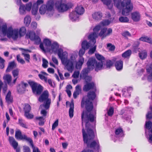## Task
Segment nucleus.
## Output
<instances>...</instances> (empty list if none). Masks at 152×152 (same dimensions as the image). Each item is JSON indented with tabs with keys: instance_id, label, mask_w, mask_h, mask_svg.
I'll return each instance as SVG.
<instances>
[{
	"instance_id": "nucleus-40",
	"label": "nucleus",
	"mask_w": 152,
	"mask_h": 152,
	"mask_svg": "<svg viewBox=\"0 0 152 152\" xmlns=\"http://www.w3.org/2000/svg\"><path fill=\"white\" fill-rule=\"evenodd\" d=\"M35 4L33 5L32 6L31 13L33 15H35L36 14L38 9V7H36L35 6Z\"/></svg>"
},
{
	"instance_id": "nucleus-21",
	"label": "nucleus",
	"mask_w": 152,
	"mask_h": 152,
	"mask_svg": "<svg viewBox=\"0 0 152 152\" xmlns=\"http://www.w3.org/2000/svg\"><path fill=\"white\" fill-rule=\"evenodd\" d=\"M92 17L94 19L96 20L101 19L102 17V13L100 12H96L92 15Z\"/></svg>"
},
{
	"instance_id": "nucleus-46",
	"label": "nucleus",
	"mask_w": 152,
	"mask_h": 152,
	"mask_svg": "<svg viewBox=\"0 0 152 152\" xmlns=\"http://www.w3.org/2000/svg\"><path fill=\"white\" fill-rule=\"evenodd\" d=\"M80 58L79 60L78 61L76 64V65L78 66H81L83 64L84 62V58L83 57H80Z\"/></svg>"
},
{
	"instance_id": "nucleus-59",
	"label": "nucleus",
	"mask_w": 152,
	"mask_h": 152,
	"mask_svg": "<svg viewBox=\"0 0 152 152\" xmlns=\"http://www.w3.org/2000/svg\"><path fill=\"white\" fill-rule=\"evenodd\" d=\"M93 90L90 91L88 94L87 95H96V87H95L92 89Z\"/></svg>"
},
{
	"instance_id": "nucleus-25",
	"label": "nucleus",
	"mask_w": 152,
	"mask_h": 152,
	"mask_svg": "<svg viewBox=\"0 0 152 152\" xmlns=\"http://www.w3.org/2000/svg\"><path fill=\"white\" fill-rule=\"evenodd\" d=\"M139 40L140 41L148 42L152 44V39L147 36L141 37L139 39Z\"/></svg>"
},
{
	"instance_id": "nucleus-31",
	"label": "nucleus",
	"mask_w": 152,
	"mask_h": 152,
	"mask_svg": "<svg viewBox=\"0 0 152 152\" xmlns=\"http://www.w3.org/2000/svg\"><path fill=\"white\" fill-rule=\"evenodd\" d=\"M30 144V145L31 146L33 149V152H38L39 151V150L37 147H35L33 144V140L31 139L28 142Z\"/></svg>"
},
{
	"instance_id": "nucleus-6",
	"label": "nucleus",
	"mask_w": 152,
	"mask_h": 152,
	"mask_svg": "<svg viewBox=\"0 0 152 152\" xmlns=\"http://www.w3.org/2000/svg\"><path fill=\"white\" fill-rule=\"evenodd\" d=\"M113 1L114 5L117 8H122L121 14L125 16L129 15V13L133 10L131 8L126 10L125 3L122 4L123 1H122L121 0H113Z\"/></svg>"
},
{
	"instance_id": "nucleus-1",
	"label": "nucleus",
	"mask_w": 152,
	"mask_h": 152,
	"mask_svg": "<svg viewBox=\"0 0 152 152\" xmlns=\"http://www.w3.org/2000/svg\"><path fill=\"white\" fill-rule=\"evenodd\" d=\"M96 96H84L81 100V107H85L86 111H83L81 114L82 126L83 127L82 132L83 140L85 144L88 148H93L98 152L99 151L100 145L98 141L96 142L94 139L95 134L93 128L90 122H93L96 118L94 115L91 112L92 111L94 105L93 102Z\"/></svg>"
},
{
	"instance_id": "nucleus-53",
	"label": "nucleus",
	"mask_w": 152,
	"mask_h": 152,
	"mask_svg": "<svg viewBox=\"0 0 152 152\" xmlns=\"http://www.w3.org/2000/svg\"><path fill=\"white\" fill-rule=\"evenodd\" d=\"M42 62L43 63L42 64V67L45 68H47L48 66V61L46 59L43 58H42Z\"/></svg>"
},
{
	"instance_id": "nucleus-56",
	"label": "nucleus",
	"mask_w": 152,
	"mask_h": 152,
	"mask_svg": "<svg viewBox=\"0 0 152 152\" xmlns=\"http://www.w3.org/2000/svg\"><path fill=\"white\" fill-rule=\"evenodd\" d=\"M58 125V119H57L53 123L52 126V130H54Z\"/></svg>"
},
{
	"instance_id": "nucleus-10",
	"label": "nucleus",
	"mask_w": 152,
	"mask_h": 152,
	"mask_svg": "<svg viewBox=\"0 0 152 152\" xmlns=\"http://www.w3.org/2000/svg\"><path fill=\"white\" fill-rule=\"evenodd\" d=\"M49 96H40L38 101L40 102L45 101V104H43V106L46 109H48L50 107L51 103V99L48 98Z\"/></svg>"
},
{
	"instance_id": "nucleus-47",
	"label": "nucleus",
	"mask_w": 152,
	"mask_h": 152,
	"mask_svg": "<svg viewBox=\"0 0 152 152\" xmlns=\"http://www.w3.org/2000/svg\"><path fill=\"white\" fill-rule=\"evenodd\" d=\"M139 57L142 59L145 58L147 56V53L146 52H141L139 53Z\"/></svg>"
},
{
	"instance_id": "nucleus-63",
	"label": "nucleus",
	"mask_w": 152,
	"mask_h": 152,
	"mask_svg": "<svg viewBox=\"0 0 152 152\" xmlns=\"http://www.w3.org/2000/svg\"><path fill=\"white\" fill-rule=\"evenodd\" d=\"M80 72L79 71H75L72 75V77L74 78H77L79 76Z\"/></svg>"
},
{
	"instance_id": "nucleus-17",
	"label": "nucleus",
	"mask_w": 152,
	"mask_h": 152,
	"mask_svg": "<svg viewBox=\"0 0 152 152\" xmlns=\"http://www.w3.org/2000/svg\"><path fill=\"white\" fill-rule=\"evenodd\" d=\"M3 79L4 80V82L5 84H8L10 86L11 85V82L12 80V76L9 74H6L3 77Z\"/></svg>"
},
{
	"instance_id": "nucleus-27",
	"label": "nucleus",
	"mask_w": 152,
	"mask_h": 152,
	"mask_svg": "<svg viewBox=\"0 0 152 152\" xmlns=\"http://www.w3.org/2000/svg\"><path fill=\"white\" fill-rule=\"evenodd\" d=\"M132 54V51L130 50H128L122 54V56L124 58L129 57Z\"/></svg>"
},
{
	"instance_id": "nucleus-29",
	"label": "nucleus",
	"mask_w": 152,
	"mask_h": 152,
	"mask_svg": "<svg viewBox=\"0 0 152 152\" xmlns=\"http://www.w3.org/2000/svg\"><path fill=\"white\" fill-rule=\"evenodd\" d=\"M47 10L45 5H42L39 9V12L41 14H44Z\"/></svg>"
},
{
	"instance_id": "nucleus-9",
	"label": "nucleus",
	"mask_w": 152,
	"mask_h": 152,
	"mask_svg": "<svg viewBox=\"0 0 152 152\" xmlns=\"http://www.w3.org/2000/svg\"><path fill=\"white\" fill-rule=\"evenodd\" d=\"M61 62L68 71L71 72H72L74 69V62L68 59L67 56L62 59Z\"/></svg>"
},
{
	"instance_id": "nucleus-43",
	"label": "nucleus",
	"mask_w": 152,
	"mask_h": 152,
	"mask_svg": "<svg viewBox=\"0 0 152 152\" xmlns=\"http://www.w3.org/2000/svg\"><path fill=\"white\" fill-rule=\"evenodd\" d=\"M150 109L151 111H148L146 115V119L149 120L152 118V108L150 107Z\"/></svg>"
},
{
	"instance_id": "nucleus-12",
	"label": "nucleus",
	"mask_w": 152,
	"mask_h": 152,
	"mask_svg": "<svg viewBox=\"0 0 152 152\" xmlns=\"http://www.w3.org/2000/svg\"><path fill=\"white\" fill-rule=\"evenodd\" d=\"M9 141L11 145L13 147L14 149L16 150V152H20V147H18V143L14 138L12 137H9Z\"/></svg>"
},
{
	"instance_id": "nucleus-23",
	"label": "nucleus",
	"mask_w": 152,
	"mask_h": 152,
	"mask_svg": "<svg viewBox=\"0 0 152 152\" xmlns=\"http://www.w3.org/2000/svg\"><path fill=\"white\" fill-rule=\"evenodd\" d=\"M54 3L53 1L50 0L47 3L46 8L48 11L52 10L53 8Z\"/></svg>"
},
{
	"instance_id": "nucleus-26",
	"label": "nucleus",
	"mask_w": 152,
	"mask_h": 152,
	"mask_svg": "<svg viewBox=\"0 0 152 152\" xmlns=\"http://www.w3.org/2000/svg\"><path fill=\"white\" fill-rule=\"evenodd\" d=\"M35 33L34 31H30L28 34H26V37L28 36V38L32 40L34 39V38L36 36Z\"/></svg>"
},
{
	"instance_id": "nucleus-7",
	"label": "nucleus",
	"mask_w": 152,
	"mask_h": 152,
	"mask_svg": "<svg viewBox=\"0 0 152 152\" xmlns=\"http://www.w3.org/2000/svg\"><path fill=\"white\" fill-rule=\"evenodd\" d=\"M73 6L71 3L67 4L63 3L62 0H57L55 4V6L59 12H63L72 8Z\"/></svg>"
},
{
	"instance_id": "nucleus-11",
	"label": "nucleus",
	"mask_w": 152,
	"mask_h": 152,
	"mask_svg": "<svg viewBox=\"0 0 152 152\" xmlns=\"http://www.w3.org/2000/svg\"><path fill=\"white\" fill-rule=\"evenodd\" d=\"M15 137L17 140H24L28 142L31 139L26 135H22L21 132L19 130L15 132Z\"/></svg>"
},
{
	"instance_id": "nucleus-30",
	"label": "nucleus",
	"mask_w": 152,
	"mask_h": 152,
	"mask_svg": "<svg viewBox=\"0 0 152 152\" xmlns=\"http://www.w3.org/2000/svg\"><path fill=\"white\" fill-rule=\"evenodd\" d=\"M107 30V28H104L101 29L100 32L99 33V36L102 37L101 39H103L106 37L104 36L106 35V34H105V33L106 32Z\"/></svg>"
},
{
	"instance_id": "nucleus-28",
	"label": "nucleus",
	"mask_w": 152,
	"mask_h": 152,
	"mask_svg": "<svg viewBox=\"0 0 152 152\" xmlns=\"http://www.w3.org/2000/svg\"><path fill=\"white\" fill-rule=\"evenodd\" d=\"M31 18L29 16H26L24 18V22L26 26H28L31 21Z\"/></svg>"
},
{
	"instance_id": "nucleus-20",
	"label": "nucleus",
	"mask_w": 152,
	"mask_h": 152,
	"mask_svg": "<svg viewBox=\"0 0 152 152\" xmlns=\"http://www.w3.org/2000/svg\"><path fill=\"white\" fill-rule=\"evenodd\" d=\"M115 134L118 137H123L124 134L123 129L121 128L117 129L115 132Z\"/></svg>"
},
{
	"instance_id": "nucleus-52",
	"label": "nucleus",
	"mask_w": 152,
	"mask_h": 152,
	"mask_svg": "<svg viewBox=\"0 0 152 152\" xmlns=\"http://www.w3.org/2000/svg\"><path fill=\"white\" fill-rule=\"evenodd\" d=\"M19 70L18 69L13 70L12 72V75L14 77H17L19 75Z\"/></svg>"
},
{
	"instance_id": "nucleus-57",
	"label": "nucleus",
	"mask_w": 152,
	"mask_h": 152,
	"mask_svg": "<svg viewBox=\"0 0 152 152\" xmlns=\"http://www.w3.org/2000/svg\"><path fill=\"white\" fill-rule=\"evenodd\" d=\"M11 96H6V100L8 103H12L13 102V98L11 97Z\"/></svg>"
},
{
	"instance_id": "nucleus-55",
	"label": "nucleus",
	"mask_w": 152,
	"mask_h": 152,
	"mask_svg": "<svg viewBox=\"0 0 152 152\" xmlns=\"http://www.w3.org/2000/svg\"><path fill=\"white\" fill-rule=\"evenodd\" d=\"M114 113V108L112 107H110L109 110L108 111V115L109 116H111Z\"/></svg>"
},
{
	"instance_id": "nucleus-15",
	"label": "nucleus",
	"mask_w": 152,
	"mask_h": 152,
	"mask_svg": "<svg viewBox=\"0 0 152 152\" xmlns=\"http://www.w3.org/2000/svg\"><path fill=\"white\" fill-rule=\"evenodd\" d=\"M58 55L59 57L61 59V61L64 58H66L67 56V53L66 52H63V50L61 48L58 49Z\"/></svg>"
},
{
	"instance_id": "nucleus-45",
	"label": "nucleus",
	"mask_w": 152,
	"mask_h": 152,
	"mask_svg": "<svg viewBox=\"0 0 152 152\" xmlns=\"http://www.w3.org/2000/svg\"><path fill=\"white\" fill-rule=\"evenodd\" d=\"M113 63L110 60H107L106 61L105 65L106 68H110L113 65Z\"/></svg>"
},
{
	"instance_id": "nucleus-51",
	"label": "nucleus",
	"mask_w": 152,
	"mask_h": 152,
	"mask_svg": "<svg viewBox=\"0 0 152 152\" xmlns=\"http://www.w3.org/2000/svg\"><path fill=\"white\" fill-rule=\"evenodd\" d=\"M148 135L149 137L148 141L149 142L151 143L152 142V128L149 131H148Z\"/></svg>"
},
{
	"instance_id": "nucleus-18",
	"label": "nucleus",
	"mask_w": 152,
	"mask_h": 152,
	"mask_svg": "<svg viewBox=\"0 0 152 152\" xmlns=\"http://www.w3.org/2000/svg\"><path fill=\"white\" fill-rule=\"evenodd\" d=\"M123 61L120 60L116 61L115 64V66L116 70L118 71L121 70L123 68Z\"/></svg>"
},
{
	"instance_id": "nucleus-36",
	"label": "nucleus",
	"mask_w": 152,
	"mask_h": 152,
	"mask_svg": "<svg viewBox=\"0 0 152 152\" xmlns=\"http://www.w3.org/2000/svg\"><path fill=\"white\" fill-rule=\"evenodd\" d=\"M36 119L37 120H39V125L40 126H42L44 125L45 122L44 120L45 118L42 116H40L39 117H37Z\"/></svg>"
},
{
	"instance_id": "nucleus-41",
	"label": "nucleus",
	"mask_w": 152,
	"mask_h": 152,
	"mask_svg": "<svg viewBox=\"0 0 152 152\" xmlns=\"http://www.w3.org/2000/svg\"><path fill=\"white\" fill-rule=\"evenodd\" d=\"M145 126L146 129L149 131L152 128V123L151 121H146L145 124Z\"/></svg>"
},
{
	"instance_id": "nucleus-5",
	"label": "nucleus",
	"mask_w": 152,
	"mask_h": 152,
	"mask_svg": "<svg viewBox=\"0 0 152 152\" xmlns=\"http://www.w3.org/2000/svg\"><path fill=\"white\" fill-rule=\"evenodd\" d=\"M88 66H91V69H94L95 71L96 72L103 69V62L102 61H97L95 58H91L88 60Z\"/></svg>"
},
{
	"instance_id": "nucleus-37",
	"label": "nucleus",
	"mask_w": 152,
	"mask_h": 152,
	"mask_svg": "<svg viewBox=\"0 0 152 152\" xmlns=\"http://www.w3.org/2000/svg\"><path fill=\"white\" fill-rule=\"evenodd\" d=\"M81 91L80 86L77 85L75 87V91L74 92L73 95H79Z\"/></svg>"
},
{
	"instance_id": "nucleus-39",
	"label": "nucleus",
	"mask_w": 152,
	"mask_h": 152,
	"mask_svg": "<svg viewBox=\"0 0 152 152\" xmlns=\"http://www.w3.org/2000/svg\"><path fill=\"white\" fill-rule=\"evenodd\" d=\"M20 5L19 11L20 14H25V10H26L25 5L22 4Z\"/></svg>"
},
{
	"instance_id": "nucleus-60",
	"label": "nucleus",
	"mask_w": 152,
	"mask_h": 152,
	"mask_svg": "<svg viewBox=\"0 0 152 152\" xmlns=\"http://www.w3.org/2000/svg\"><path fill=\"white\" fill-rule=\"evenodd\" d=\"M86 49L83 48H82L80 50L79 52V55L80 57H82V56L84 55Z\"/></svg>"
},
{
	"instance_id": "nucleus-61",
	"label": "nucleus",
	"mask_w": 152,
	"mask_h": 152,
	"mask_svg": "<svg viewBox=\"0 0 152 152\" xmlns=\"http://www.w3.org/2000/svg\"><path fill=\"white\" fill-rule=\"evenodd\" d=\"M32 6V4L31 2H30L28 4H26V7H25V9L26 10L28 11H30L31 9Z\"/></svg>"
},
{
	"instance_id": "nucleus-22",
	"label": "nucleus",
	"mask_w": 152,
	"mask_h": 152,
	"mask_svg": "<svg viewBox=\"0 0 152 152\" xmlns=\"http://www.w3.org/2000/svg\"><path fill=\"white\" fill-rule=\"evenodd\" d=\"M123 3L122 4L125 3L126 5V10L129 9L130 8H131L133 9V4L131 2V0H123Z\"/></svg>"
},
{
	"instance_id": "nucleus-62",
	"label": "nucleus",
	"mask_w": 152,
	"mask_h": 152,
	"mask_svg": "<svg viewBox=\"0 0 152 152\" xmlns=\"http://www.w3.org/2000/svg\"><path fill=\"white\" fill-rule=\"evenodd\" d=\"M96 48V46H94L93 47L91 48L88 51V53L89 54H92L95 52Z\"/></svg>"
},
{
	"instance_id": "nucleus-54",
	"label": "nucleus",
	"mask_w": 152,
	"mask_h": 152,
	"mask_svg": "<svg viewBox=\"0 0 152 152\" xmlns=\"http://www.w3.org/2000/svg\"><path fill=\"white\" fill-rule=\"evenodd\" d=\"M51 48L53 50L56 48H59V45L56 42H54L51 45Z\"/></svg>"
},
{
	"instance_id": "nucleus-42",
	"label": "nucleus",
	"mask_w": 152,
	"mask_h": 152,
	"mask_svg": "<svg viewBox=\"0 0 152 152\" xmlns=\"http://www.w3.org/2000/svg\"><path fill=\"white\" fill-rule=\"evenodd\" d=\"M43 42L45 46L50 47L51 45V41L48 39H44Z\"/></svg>"
},
{
	"instance_id": "nucleus-35",
	"label": "nucleus",
	"mask_w": 152,
	"mask_h": 152,
	"mask_svg": "<svg viewBox=\"0 0 152 152\" xmlns=\"http://www.w3.org/2000/svg\"><path fill=\"white\" fill-rule=\"evenodd\" d=\"M133 90V88L132 87H129L128 88H127V89H126L125 88L123 89L122 90V92L123 93V95H124V94H125V93L126 92V91H127V93H128V94L129 95H130L131 94V93Z\"/></svg>"
},
{
	"instance_id": "nucleus-50",
	"label": "nucleus",
	"mask_w": 152,
	"mask_h": 152,
	"mask_svg": "<svg viewBox=\"0 0 152 152\" xmlns=\"http://www.w3.org/2000/svg\"><path fill=\"white\" fill-rule=\"evenodd\" d=\"M16 59L17 61L22 64L25 63V61L23 59L20 58V56L19 55H18L17 56Z\"/></svg>"
},
{
	"instance_id": "nucleus-19",
	"label": "nucleus",
	"mask_w": 152,
	"mask_h": 152,
	"mask_svg": "<svg viewBox=\"0 0 152 152\" xmlns=\"http://www.w3.org/2000/svg\"><path fill=\"white\" fill-rule=\"evenodd\" d=\"M140 42L138 41H135L132 45V50L135 53H137L138 51L140 48H139Z\"/></svg>"
},
{
	"instance_id": "nucleus-38",
	"label": "nucleus",
	"mask_w": 152,
	"mask_h": 152,
	"mask_svg": "<svg viewBox=\"0 0 152 152\" xmlns=\"http://www.w3.org/2000/svg\"><path fill=\"white\" fill-rule=\"evenodd\" d=\"M95 56L97 60L99 61H102L104 62L105 60L104 57L101 55L99 54H96Z\"/></svg>"
},
{
	"instance_id": "nucleus-33",
	"label": "nucleus",
	"mask_w": 152,
	"mask_h": 152,
	"mask_svg": "<svg viewBox=\"0 0 152 152\" xmlns=\"http://www.w3.org/2000/svg\"><path fill=\"white\" fill-rule=\"evenodd\" d=\"M31 110V107L30 105L28 104H26L23 107V110L24 111V113L26 112H30Z\"/></svg>"
},
{
	"instance_id": "nucleus-34",
	"label": "nucleus",
	"mask_w": 152,
	"mask_h": 152,
	"mask_svg": "<svg viewBox=\"0 0 152 152\" xmlns=\"http://www.w3.org/2000/svg\"><path fill=\"white\" fill-rule=\"evenodd\" d=\"M26 29L24 27H21L19 30L18 34H19L20 36L22 37L24 36L26 33Z\"/></svg>"
},
{
	"instance_id": "nucleus-2",
	"label": "nucleus",
	"mask_w": 152,
	"mask_h": 152,
	"mask_svg": "<svg viewBox=\"0 0 152 152\" xmlns=\"http://www.w3.org/2000/svg\"><path fill=\"white\" fill-rule=\"evenodd\" d=\"M28 83L31 88L32 93L35 95H49L48 90L43 91L44 87L40 84L32 81L29 80Z\"/></svg>"
},
{
	"instance_id": "nucleus-32",
	"label": "nucleus",
	"mask_w": 152,
	"mask_h": 152,
	"mask_svg": "<svg viewBox=\"0 0 152 152\" xmlns=\"http://www.w3.org/2000/svg\"><path fill=\"white\" fill-rule=\"evenodd\" d=\"M118 20L120 22L123 23H128L129 21V18L127 17L124 16L120 17Z\"/></svg>"
},
{
	"instance_id": "nucleus-4",
	"label": "nucleus",
	"mask_w": 152,
	"mask_h": 152,
	"mask_svg": "<svg viewBox=\"0 0 152 152\" xmlns=\"http://www.w3.org/2000/svg\"><path fill=\"white\" fill-rule=\"evenodd\" d=\"M97 37V34L95 32L89 34L88 36L89 42H88L86 40H83L81 43V48L87 50L91 46L94 45L96 42V38Z\"/></svg>"
},
{
	"instance_id": "nucleus-13",
	"label": "nucleus",
	"mask_w": 152,
	"mask_h": 152,
	"mask_svg": "<svg viewBox=\"0 0 152 152\" xmlns=\"http://www.w3.org/2000/svg\"><path fill=\"white\" fill-rule=\"evenodd\" d=\"M87 68L83 69L80 75V77L81 78H85L88 75L89 71L93 70L91 69V66H88V61L87 62Z\"/></svg>"
},
{
	"instance_id": "nucleus-16",
	"label": "nucleus",
	"mask_w": 152,
	"mask_h": 152,
	"mask_svg": "<svg viewBox=\"0 0 152 152\" xmlns=\"http://www.w3.org/2000/svg\"><path fill=\"white\" fill-rule=\"evenodd\" d=\"M95 87H96L95 84L94 82L88 83L84 86L83 90L85 91H87L91 89L94 88Z\"/></svg>"
},
{
	"instance_id": "nucleus-48",
	"label": "nucleus",
	"mask_w": 152,
	"mask_h": 152,
	"mask_svg": "<svg viewBox=\"0 0 152 152\" xmlns=\"http://www.w3.org/2000/svg\"><path fill=\"white\" fill-rule=\"evenodd\" d=\"M22 55L23 56L26 61L28 62H30V56L28 54H26L24 53H22Z\"/></svg>"
},
{
	"instance_id": "nucleus-3",
	"label": "nucleus",
	"mask_w": 152,
	"mask_h": 152,
	"mask_svg": "<svg viewBox=\"0 0 152 152\" xmlns=\"http://www.w3.org/2000/svg\"><path fill=\"white\" fill-rule=\"evenodd\" d=\"M1 31L3 34L7 35L9 38H12L14 40L16 39L18 35V29H13L12 26L9 27L7 28V25H3L1 26Z\"/></svg>"
},
{
	"instance_id": "nucleus-49",
	"label": "nucleus",
	"mask_w": 152,
	"mask_h": 152,
	"mask_svg": "<svg viewBox=\"0 0 152 152\" xmlns=\"http://www.w3.org/2000/svg\"><path fill=\"white\" fill-rule=\"evenodd\" d=\"M24 116L27 119H32L34 118V115L29 113V112L24 113Z\"/></svg>"
},
{
	"instance_id": "nucleus-24",
	"label": "nucleus",
	"mask_w": 152,
	"mask_h": 152,
	"mask_svg": "<svg viewBox=\"0 0 152 152\" xmlns=\"http://www.w3.org/2000/svg\"><path fill=\"white\" fill-rule=\"evenodd\" d=\"M70 108L69 110V115L70 118L73 116L74 104L73 102H71L69 105Z\"/></svg>"
},
{
	"instance_id": "nucleus-64",
	"label": "nucleus",
	"mask_w": 152,
	"mask_h": 152,
	"mask_svg": "<svg viewBox=\"0 0 152 152\" xmlns=\"http://www.w3.org/2000/svg\"><path fill=\"white\" fill-rule=\"evenodd\" d=\"M23 152H31L29 147L26 145L23 146Z\"/></svg>"
},
{
	"instance_id": "nucleus-58",
	"label": "nucleus",
	"mask_w": 152,
	"mask_h": 152,
	"mask_svg": "<svg viewBox=\"0 0 152 152\" xmlns=\"http://www.w3.org/2000/svg\"><path fill=\"white\" fill-rule=\"evenodd\" d=\"M107 48H110L109 50L110 51H113L115 48L114 45H113L112 44L110 43L107 44Z\"/></svg>"
},
{
	"instance_id": "nucleus-14",
	"label": "nucleus",
	"mask_w": 152,
	"mask_h": 152,
	"mask_svg": "<svg viewBox=\"0 0 152 152\" xmlns=\"http://www.w3.org/2000/svg\"><path fill=\"white\" fill-rule=\"evenodd\" d=\"M131 18L134 22H138L140 20L141 15L139 12L135 11L131 13Z\"/></svg>"
},
{
	"instance_id": "nucleus-44",
	"label": "nucleus",
	"mask_w": 152,
	"mask_h": 152,
	"mask_svg": "<svg viewBox=\"0 0 152 152\" xmlns=\"http://www.w3.org/2000/svg\"><path fill=\"white\" fill-rule=\"evenodd\" d=\"M32 41H34L35 43L37 45L39 44L41 42V39L40 38H39V36H36L34 38V39H33Z\"/></svg>"
},
{
	"instance_id": "nucleus-8",
	"label": "nucleus",
	"mask_w": 152,
	"mask_h": 152,
	"mask_svg": "<svg viewBox=\"0 0 152 152\" xmlns=\"http://www.w3.org/2000/svg\"><path fill=\"white\" fill-rule=\"evenodd\" d=\"M85 11L84 8L81 6H77L76 8L75 11H72L70 13L69 17L72 21L76 20L78 19L79 15L83 14Z\"/></svg>"
}]
</instances>
